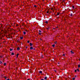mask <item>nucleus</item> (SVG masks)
<instances>
[{
	"mask_svg": "<svg viewBox=\"0 0 80 80\" xmlns=\"http://www.w3.org/2000/svg\"><path fill=\"white\" fill-rule=\"evenodd\" d=\"M1 25L2 26V24H1Z\"/></svg>",
	"mask_w": 80,
	"mask_h": 80,
	"instance_id": "46",
	"label": "nucleus"
},
{
	"mask_svg": "<svg viewBox=\"0 0 80 80\" xmlns=\"http://www.w3.org/2000/svg\"><path fill=\"white\" fill-rule=\"evenodd\" d=\"M77 70L78 72H79V69H77Z\"/></svg>",
	"mask_w": 80,
	"mask_h": 80,
	"instance_id": "21",
	"label": "nucleus"
},
{
	"mask_svg": "<svg viewBox=\"0 0 80 80\" xmlns=\"http://www.w3.org/2000/svg\"><path fill=\"white\" fill-rule=\"evenodd\" d=\"M79 61H80V59H79Z\"/></svg>",
	"mask_w": 80,
	"mask_h": 80,
	"instance_id": "43",
	"label": "nucleus"
},
{
	"mask_svg": "<svg viewBox=\"0 0 80 80\" xmlns=\"http://www.w3.org/2000/svg\"><path fill=\"white\" fill-rule=\"evenodd\" d=\"M24 35H25L26 34V32H23Z\"/></svg>",
	"mask_w": 80,
	"mask_h": 80,
	"instance_id": "6",
	"label": "nucleus"
},
{
	"mask_svg": "<svg viewBox=\"0 0 80 80\" xmlns=\"http://www.w3.org/2000/svg\"><path fill=\"white\" fill-rule=\"evenodd\" d=\"M62 55H63V56H65V54H63Z\"/></svg>",
	"mask_w": 80,
	"mask_h": 80,
	"instance_id": "27",
	"label": "nucleus"
},
{
	"mask_svg": "<svg viewBox=\"0 0 80 80\" xmlns=\"http://www.w3.org/2000/svg\"><path fill=\"white\" fill-rule=\"evenodd\" d=\"M41 80H43V79H41Z\"/></svg>",
	"mask_w": 80,
	"mask_h": 80,
	"instance_id": "41",
	"label": "nucleus"
},
{
	"mask_svg": "<svg viewBox=\"0 0 80 80\" xmlns=\"http://www.w3.org/2000/svg\"><path fill=\"white\" fill-rule=\"evenodd\" d=\"M32 49H33V47H31L30 48V50H32Z\"/></svg>",
	"mask_w": 80,
	"mask_h": 80,
	"instance_id": "3",
	"label": "nucleus"
},
{
	"mask_svg": "<svg viewBox=\"0 0 80 80\" xmlns=\"http://www.w3.org/2000/svg\"><path fill=\"white\" fill-rule=\"evenodd\" d=\"M29 42H30V41H28V43H29Z\"/></svg>",
	"mask_w": 80,
	"mask_h": 80,
	"instance_id": "26",
	"label": "nucleus"
},
{
	"mask_svg": "<svg viewBox=\"0 0 80 80\" xmlns=\"http://www.w3.org/2000/svg\"><path fill=\"white\" fill-rule=\"evenodd\" d=\"M4 0V1H7V0Z\"/></svg>",
	"mask_w": 80,
	"mask_h": 80,
	"instance_id": "39",
	"label": "nucleus"
},
{
	"mask_svg": "<svg viewBox=\"0 0 80 80\" xmlns=\"http://www.w3.org/2000/svg\"><path fill=\"white\" fill-rule=\"evenodd\" d=\"M23 37H20V39H23Z\"/></svg>",
	"mask_w": 80,
	"mask_h": 80,
	"instance_id": "12",
	"label": "nucleus"
},
{
	"mask_svg": "<svg viewBox=\"0 0 80 80\" xmlns=\"http://www.w3.org/2000/svg\"><path fill=\"white\" fill-rule=\"evenodd\" d=\"M28 80H30V79H28Z\"/></svg>",
	"mask_w": 80,
	"mask_h": 80,
	"instance_id": "38",
	"label": "nucleus"
},
{
	"mask_svg": "<svg viewBox=\"0 0 80 80\" xmlns=\"http://www.w3.org/2000/svg\"><path fill=\"white\" fill-rule=\"evenodd\" d=\"M47 13H50V12L48 11L47 12Z\"/></svg>",
	"mask_w": 80,
	"mask_h": 80,
	"instance_id": "20",
	"label": "nucleus"
},
{
	"mask_svg": "<svg viewBox=\"0 0 80 80\" xmlns=\"http://www.w3.org/2000/svg\"><path fill=\"white\" fill-rule=\"evenodd\" d=\"M75 79V78H72V80H74Z\"/></svg>",
	"mask_w": 80,
	"mask_h": 80,
	"instance_id": "25",
	"label": "nucleus"
},
{
	"mask_svg": "<svg viewBox=\"0 0 80 80\" xmlns=\"http://www.w3.org/2000/svg\"><path fill=\"white\" fill-rule=\"evenodd\" d=\"M26 48H28V47H26Z\"/></svg>",
	"mask_w": 80,
	"mask_h": 80,
	"instance_id": "34",
	"label": "nucleus"
},
{
	"mask_svg": "<svg viewBox=\"0 0 80 80\" xmlns=\"http://www.w3.org/2000/svg\"><path fill=\"white\" fill-rule=\"evenodd\" d=\"M45 23H46L47 24V23H48V22L46 21V22H45Z\"/></svg>",
	"mask_w": 80,
	"mask_h": 80,
	"instance_id": "23",
	"label": "nucleus"
},
{
	"mask_svg": "<svg viewBox=\"0 0 80 80\" xmlns=\"http://www.w3.org/2000/svg\"><path fill=\"white\" fill-rule=\"evenodd\" d=\"M53 8H51V10H53Z\"/></svg>",
	"mask_w": 80,
	"mask_h": 80,
	"instance_id": "24",
	"label": "nucleus"
},
{
	"mask_svg": "<svg viewBox=\"0 0 80 80\" xmlns=\"http://www.w3.org/2000/svg\"><path fill=\"white\" fill-rule=\"evenodd\" d=\"M60 13L59 12H58L57 15H60Z\"/></svg>",
	"mask_w": 80,
	"mask_h": 80,
	"instance_id": "7",
	"label": "nucleus"
},
{
	"mask_svg": "<svg viewBox=\"0 0 80 80\" xmlns=\"http://www.w3.org/2000/svg\"><path fill=\"white\" fill-rule=\"evenodd\" d=\"M58 28V27H57L56 28Z\"/></svg>",
	"mask_w": 80,
	"mask_h": 80,
	"instance_id": "45",
	"label": "nucleus"
},
{
	"mask_svg": "<svg viewBox=\"0 0 80 80\" xmlns=\"http://www.w3.org/2000/svg\"><path fill=\"white\" fill-rule=\"evenodd\" d=\"M12 50H13V49L10 48L9 49V50H10V51H12Z\"/></svg>",
	"mask_w": 80,
	"mask_h": 80,
	"instance_id": "10",
	"label": "nucleus"
},
{
	"mask_svg": "<svg viewBox=\"0 0 80 80\" xmlns=\"http://www.w3.org/2000/svg\"><path fill=\"white\" fill-rule=\"evenodd\" d=\"M78 68H80V65L79 64V65H78Z\"/></svg>",
	"mask_w": 80,
	"mask_h": 80,
	"instance_id": "18",
	"label": "nucleus"
},
{
	"mask_svg": "<svg viewBox=\"0 0 80 80\" xmlns=\"http://www.w3.org/2000/svg\"><path fill=\"white\" fill-rule=\"evenodd\" d=\"M39 35H41V33H39Z\"/></svg>",
	"mask_w": 80,
	"mask_h": 80,
	"instance_id": "31",
	"label": "nucleus"
},
{
	"mask_svg": "<svg viewBox=\"0 0 80 80\" xmlns=\"http://www.w3.org/2000/svg\"><path fill=\"white\" fill-rule=\"evenodd\" d=\"M6 80H10V79H7Z\"/></svg>",
	"mask_w": 80,
	"mask_h": 80,
	"instance_id": "37",
	"label": "nucleus"
},
{
	"mask_svg": "<svg viewBox=\"0 0 80 80\" xmlns=\"http://www.w3.org/2000/svg\"><path fill=\"white\" fill-rule=\"evenodd\" d=\"M54 43L55 44H57V41H55V42H54Z\"/></svg>",
	"mask_w": 80,
	"mask_h": 80,
	"instance_id": "9",
	"label": "nucleus"
},
{
	"mask_svg": "<svg viewBox=\"0 0 80 80\" xmlns=\"http://www.w3.org/2000/svg\"><path fill=\"white\" fill-rule=\"evenodd\" d=\"M39 32H42V31H41V30H39Z\"/></svg>",
	"mask_w": 80,
	"mask_h": 80,
	"instance_id": "22",
	"label": "nucleus"
},
{
	"mask_svg": "<svg viewBox=\"0 0 80 80\" xmlns=\"http://www.w3.org/2000/svg\"><path fill=\"white\" fill-rule=\"evenodd\" d=\"M2 32H3V30H1V33L0 34V39H2V38H3L5 36V34Z\"/></svg>",
	"mask_w": 80,
	"mask_h": 80,
	"instance_id": "1",
	"label": "nucleus"
},
{
	"mask_svg": "<svg viewBox=\"0 0 80 80\" xmlns=\"http://www.w3.org/2000/svg\"><path fill=\"white\" fill-rule=\"evenodd\" d=\"M18 24L16 25V26L18 27Z\"/></svg>",
	"mask_w": 80,
	"mask_h": 80,
	"instance_id": "30",
	"label": "nucleus"
},
{
	"mask_svg": "<svg viewBox=\"0 0 80 80\" xmlns=\"http://www.w3.org/2000/svg\"><path fill=\"white\" fill-rule=\"evenodd\" d=\"M75 77H77V76H75Z\"/></svg>",
	"mask_w": 80,
	"mask_h": 80,
	"instance_id": "40",
	"label": "nucleus"
},
{
	"mask_svg": "<svg viewBox=\"0 0 80 80\" xmlns=\"http://www.w3.org/2000/svg\"><path fill=\"white\" fill-rule=\"evenodd\" d=\"M17 49L18 50H20V48H19V47H18V48H17Z\"/></svg>",
	"mask_w": 80,
	"mask_h": 80,
	"instance_id": "4",
	"label": "nucleus"
},
{
	"mask_svg": "<svg viewBox=\"0 0 80 80\" xmlns=\"http://www.w3.org/2000/svg\"><path fill=\"white\" fill-rule=\"evenodd\" d=\"M34 7H36V5H34Z\"/></svg>",
	"mask_w": 80,
	"mask_h": 80,
	"instance_id": "35",
	"label": "nucleus"
},
{
	"mask_svg": "<svg viewBox=\"0 0 80 80\" xmlns=\"http://www.w3.org/2000/svg\"><path fill=\"white\" fill-rule=\"evenodd\" d=\"M52 47H55V44H53L52 45Z\"/></svg>",
	"mask_w": 80,
	"mask_h": 80,
	"instance_id": "14",
	"label": "nucleus"
},
{
	"mask_svg": "<svg viewBox=\"0 0 80 80\" xmlns=\"http://www.w3.org/2000/svg\"><path fill=\"white\" fill-rule=\"evenodd\" d=\"M30 46H32V45H33L32 44V43H30Z\"/></svg>",
	"mask_w": 80,
	"mask_h": 80,
	"instance_id": "8",
	"label": "nucleus"
},
{
	"mask_svg": "<svg viewBox=\"0 0 80 80\" xmlns=\"http://www.w3.org/2000/svg\"><path fill=\"white\" fill-rule=\"evenodd\" d=\"M5 79H7V77H5Z\"/></svg>",
	"mask_w": 80,
	"mask_h": 80,
	"instance_id": "36",
	"label": "nucleus"
},
{
	"mask_svg": "<svg viewBox=\"0 0 80 80\" xmlns=\"http://www.w3.org/2000/svg\"><path fill=\"white\" fill-rule=\"evenodd\" d=\"M70 15L71 16H72V14H70Z\"/></svg>",
	"mask_w": 80,
	"mask_h": 80,
	"instance_id": "32",
	"label": "nucleus"
},
{
	"mask_svg": "<svg viewBox=\"0 0 80 80\" xmlns=\"http://www.w3.org/2000/svg\"><path fill=\"white\" fill-rule=\"evenodd\" d=\"M35 48H33V49H34V50H35Z\"/></svg>",
	"mask_w": 80,
	"mask_h": 80,
	"instance_id": "44",
	"label": "nucleus"
},
{
	"mask_svg": "<svg viewBox=\"0 0 80 80\" xmlns=\"http://www.w3.org/2000/svg\"><path fill=\"white\" fill-rule=\"evenodd\" d=\"M39 73H42V71H39Z\"/></svg>",
	"mask_w": 80,
	"mask_h": 80,
	"instance_id": "5",
	"label": "nucleus"
},
{
	"mask_svg": "<svg viewBox=\"0 0 80 80\" xmlns=\"http://www.w3.org/2000/svg\"><path fill=\"white\" fill-rule=\"evenodd\" d=\"M11 55H14V53H13V52H12L11 53Z\"/></svg>",
	"mask_w": 80,
	"mask_h": 80,
	"instance_id": "11",
	"label": "nucleus"
},
{
	"mask_svg": "<svg viewBox=\"0 0 80 80\" xmlns=\"http://www.w3.org/2000/svg\"><path fill=\"white\" fill-rule=\"evenodd\" d=\"M56 28H53V29H55Z\"/></svg>",
	"mask_w": 80,
	"mask_h": 80,
	"instance_id": "42",
	"label": "nucleus"
},
{
	"mask_svg": "<svg viewBox=\"0 0 80 80\" xmlns=\"http://www.w3.org/2000/svg\"><path fill=\"white\" fill-rule=\"evenodd\" d=\"M18 55H19V54H18L17 55V58H18Z\"/></svg>",
	"mask_w": 80,
	"mask_h": 80,
	"instance_id": "16",
	"label": "nucleus"
},
{
	"mask_svg": "<svg viewBox=\"0 0 80 80\" xmlns=\"http://www.w3.org/2000/svg\"><path fill=\"white\" fill-rule=\"evenodd\" d=\"M4 66H5V65H7V63H4Z\"/></svg>",
	"mask_w": 80,
	"mask_h": 80,
	"instance_id": "15",
	"label": "nucleus"
},
{
	"mask_svg": "<svg viewBox=\"0 0 80 80\" xmlns=\"http://www.w3.org/2000/svg\"><path fill=\"white\" fill-rule=\"evenodd\" d=\"M22 26H23V25H24V24H22Z\"/></svg>",
	"mask_w": 80,
	"mask_h": 80,
	"instance_id": "29",
	"label": "nucleus"
},
{
	"mask_svg": "<svg viewBox=\"0 0 80 80\" xmlns=\"http://www.w3.org/2000/svg\"><path fill=\"white\" fill-rule=\"evenodd\" d=\"M77 72V70H75V72Z\"/></svg>",
	"mask_w": 80,
	"mask_h": 80,
	"instance_id": "28",
	"label": "nucleus"
},
{
	"mask_svg": "<svg viewBox=\"0 0 80 80\" xmlns=\"http://www.w3.org/2000/svg\"><path fill=\"white\" fill-rule=\"evenodd\" d=\"M54 72H57V71H56V70H54Z\"/></svg>",
	"mask_w": 80,
	"mask_h": 80,
	"instance_id": "33",
	"label": "nucleus"
},
{
	"mask_svg": "<svg viewBox=\"0 0 80 80\" xmlns=\"http://www.w3.org/2000/svg\"><path fill=\"white\" fill-rule=\"evenodd\" d=\"M71 52L72 54L73 53V51H71Z\"/></svg>",
	"mask_w": 80,
	"mask_h": 80,
	"instance_id": "13",
	"label": "nucleus"
},
{
	"mask_svg": "<svg viewBox=\"0 0 80 80\" xmlns=\"http://www.w3.org/2000/svg\"><path fill=\"white\" fill-rule=\"evenodd\" d=\"M47 77H44V80H47Z\"/></svg>",
	"mask_w": 80,
	"mask_h": 80,
	"instance_id": "2",
	"label": "nucleus"
},
{
	"mask_svg": "<svg viewBox=\"0 0 80 80\" xmlns=\"http://www.w3.org/2000/svg\"><path fill=\"white\" fill-rule=\"evenodd\" d=\"M0 63L1 64H2V62L1 61H0Z\"/></svg>",
	"mask_w": 80,
	"mask_h": 80,
	"instance_id": "17",
	"label": "nucleus"
},
{
	"mask_svg": "<svg viewBox=\"0 0 80 80\" xmlns=\"http://www.w3.org/2000/svg\"><path fill=\"white\" fill-rule=\"evenodd\" d=\"M72 8H73V9H74V8H75V7H74V6H72Z\"/></svg>",
	"mask_w": 80,
	"mask_h": 80,
	"instance_id": "19",
	"label": "nucleus"
}]
</instances>
